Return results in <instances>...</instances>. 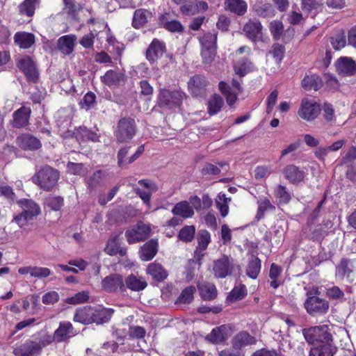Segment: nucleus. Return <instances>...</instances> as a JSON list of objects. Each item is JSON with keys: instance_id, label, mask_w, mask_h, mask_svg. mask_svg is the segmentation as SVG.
<instances>
[{"instance_id": "46", "label": "nucleus", "mask_w": 356, "mask_h": 356, "mask_svg": "<svg viewBox=\"0 0 356 356\" xmlns=\"http://www.w3.org/2000/svg\"><path fill=\"white\" fill-rule=\"evenodd\" d=\"M224 105L223 99L218 94H213L207 103V111L210 115L217 114Z\"/></svg>"}, {"instance_id": "41", "label": "nucleus", "mask_w": 356, "mask_h": 356, "mask_svg": "<svg viewBox=\"0 0 356 356\" xmlns=\"http://www.w3.org/2000/svg\"><path fill=\"white\" fill-rule=\"evenodd\" d=\"M353 263L348 259H343L337 268L336 275L343 279L345 277L349 280H352Z\"/></svg>"}, {"instance_id": "14", "label": "nucleus", "mask_w": 356, "mask_h": 356, "mask_svg": "<svg viewBox=\"0 0 356 356\" xmlns=\"http://www.w3.org/2000/svg\"><path fill=\"white\" fill-rule=\"evenodd\" d=\"M282 174L286 180L294 185L304 182L307 176L304 169L295 164H287L285 165L282 170Z\"/></svg>"}, {"instance_id": "53", "label": "nucleus", "mask_w": 356, "mask_h": 356, "mask_svg": "<svg viewBox=\"0 0 356 356\" xmlns=\"http://www.w3.org/2000/svg\"><path fill=\"white\" fill-rule=\"evenodd\" d=\"M275 196L280 201V203L287 204L291 199V194L286 186L278 185L275 190Z\"/></svg>"}, {"instance_id": "19", "label": "nucleus", "mask_w": 356, "mask_h": 356, "mask_svg": "<svg viewBox=\"0 0 356 356\" xmlns=\"http://www.w3.org/2000/svg\"><path fill=\"white\" fill-rule=\"evenodd\" d=\"M263 26L257 19H250L243 26V31L246 38L257 42L262 36Z\"/></svg>"}, {"instance_id": "51", "label": "nucleus", "mask_w": 356, "mask_h": 356, "mask_svg": "<svg viewBox=\"0 0 356 356\" xmlns=\"http://www.w3.org/2000/svg\"><path fill=\"white\" fill-rule=\"evenodd\" d=\"M269 30L274 40L281 38L284 32V24L280 20H273L269 24Z\"/></svg>"}, {"instance_id": "35", "label": "nucleus", "mask_w": 356, "mask_h": 356, "mask_svg": "<svg viewBox=\"0 0 356 356\" xmlns=\"http://www.w3.org/2000/svg\"><path fill=\"white\" fill-rule=\"evenodd\" d=\"M336 351V346L332 341H328L311 348L309 356H334Z\"/></svg>"}, {"instance_id": "59", "label": "nucleus", "mask_w": 356, "mask_h": 356, "mask_svg": "<svg viewBox=\"0 0 356 356\" xmlns=\"http://www.w3.org/2000/svg\"><path fill=\"white\" fill-rule=\"evenodd\" d=\"M46 204L48 207L54 211H59L64 204L63 197L60 196H50L45 200Z\"/></svg>"}, {"instance_id": "10", "label": "nucleus", "mask_w": 356, "mask_h": 356, "mask_svg": "<svg viewBox=\"0 0 356 356\" xmlns=\"http://www.w3.org/2000/svg\"><path fill=\"white\" fill-rule=\"evenodd\" d=\"M321 111V105L319 103L308 98H304L301 101L298 115L303 120L312 122L318 117Z\"/></svg>"}, {"instance_id": "29", "label": "nucleus", "mask_w": 356, "mask_h": 356, "mask_svg": "<svg viewBox=\"0 0 356 356\" xmlns=\"http://www.w3.org/2000/svg\"><path fill=\"white\" fill-rule=\"evenodd\" d=\"M252 10L256 15L262 18H273L276 15L273 6L262 1L256 2L252 6Z\"/></svg>"}, {"instance_id": "27", "label": "nucleus", "mask_w": 356, "mask_h": 356, "mask_svg": "<svg viewBox=\"0 0 356 356\" xmlns=\"http://www.w3.org/2000/svg\"><path fill=\"white\" fill-rule=\"evenodd\" d=\"M336 69L340 75L353 76L356 73V63L350 58L341 57L336 63Z\"/></svg>"}, {"instance_id": "18", "label": "nucleus", "mask_w": 356, "mask_h": 356, "mask_svg": "<svg viewBox=\"0 0 356 356\" xmlns=\"http://www.w3.org/2000/svg\"><path fill=\"white\" fill-rule=\"evenodd\" d=\"M31 112V108L25 106H22L15 111L12 115L11 124L13 127L15 129L26 127L30 124Z\"/></svg>"}, {"instance_id": "30", "label": "nucleus", "mask_w": 356, "mask_h": 356, "mask_svg": "<svg viewBox=\"0 0 356 356\" xmlns=\"http://www.w3.org/2000/svg\"><path fill=\"white\" fill-rule=\"evenodd\" d=\"M159 243L156 239L146 242L140 250V257L143 261L152 260L158 252Z\"/></svg>"}, {"instance_id": "5", "label": "nucleus", "mask_w": 356, "mask_h": 356, "mask_svg": "<svg viewBox=\"0 0 356 356\" xmlns=\"http://www.w3.org/2000/svg\"><path fill=\"white\" fill-rule=\"evenodd\" d=\"M136 130L135 120L131 117H124L118 122L114 135L118 143H127L134 137Z\"/></svg>"}, {"instance_id": "16", "label": "nucleus", "mask_w": 356, "mask_h": 356, "mask_svg": "<svg viewBox=\"0 0 356 356\" xmlns=\"http://www.w3.org/2000/svg\"><path fill=\"white\" fill-rule=\"evenodd\" d=\"M17 145L24 151H35L41 148V141L29 133L19 134L15 140Z\"/></svg>"}, {"instance_id": "12", "label": "nucleus", "mask_w": 356, "mask_h": 356, "mask_svg": "<svg viewBox=\"0 0 356 356\" xmlns=\"http://www.w3.org/2000/svg\"><path fill=\"white\" fill-rule=\"evenodd\" d=\"M20 202L23 211L20 214L15 216L13 222H18L22 220H32L34 217H36L40 213V206L32 200L24 199L21 200Z\"/></svg>"}, {"instance_id": "63", "label": "nucleus", "mask_w": 356, "mask_h": 356, "mask_svg": "<svg viewBox=\"0 0 356 356\" xmlns=\"http://www.w3.org/2000/svg\"><path fill=\"white\" fill-rule=\"evenodd\" d=\"M250 61L247 58H243L241 60L238 61L237 64L234 66V70L236 74L243 77L248 72Z\"/></svg>"}, {"instance_id": "33", "label": "nucleus", "mask_w": 356, "mask_h": 356, "mask_svg": "<svg viewBox=\"0 0 356 356\" xmlns=\"http://www.w3.org/2000/svg\"><path fill=\"white\" fill-rule=\"evenodd\" d=\"M175 216H179L183 219L192 218L194 215V210L188 201L184 200L177 202L172 210Z\"/></svg>"}, {"instance_id": "48", "label": "nucleus", "mask_w": 356, "mask_h": 356, "mask_svg": "<svg viewBox=\"0 0 356 356\" xmlns=\"http://www.w3.org/2000/svg\"><path fill=\"white\" fill-rule=\"evenodd\" d=\"M261 270V261L259 258L252 257L246 268V275L252 278L256 279Z\"/></svg>"}, {"instance_id": "9", "label": "nucleus", "mask_w": 356, "mask_h": 356, "mask_svg": "<svg viewBox=\"0 0 356 356\" xmlns=\"http://www.w3.org/2000/svg\"><path fill=\"white\" fill-rule=\"evenodd\" d=\"M19 71L23 72L26 80L33 83H37L40 79V72L36 63L29 56H25L19 59L16 64Z\"/></svg>"}, {"instance_id": "64", "label": "nucleus", "mask_w": 356, "mask_h": 356, "mask_svg": "<svg viewBox=\"0 0 356 356\" xmlns=\"http://www.w3.org/2000/svg\"><path fill=\"white\" fill-rule=\"evenodd\" d=\"M320 6L318 0H301V9L308 14L313 10H316Z\"/></svg>"}, {"instance_id": "34", "label": "nucleus", "mask_w": 356, "mask_h": 356, "mask_svg": "<svg viewBox=\"0 0 356 356\" xmlns=\"http://www.w3.org/2000/svg\"><path fill=\"white\" fill-rule=\"evenodd\" d=\"M225 8L238 16H243L247 12L248 5L243 0H225Z\"/></svg>"}, {"instance_id": "47", "label": "nucleus", "mask_w": 356, "mask_h": 356, "mask_svg": "<svg viewBox=\"0 0 356 356\" xmlns=\"http://www.w3.org/2000/svg\"><path fill=\"white\" fill-rule=\"evenodd\" d=\"M147 272L154 280L158 281L163 280L168 276L167 271L160 264L156 262L152 263L148 266Z\"/></svg>"}, {"instance_id": "13", "label": "nucleus", "mask_w": 356, "mask_h": 356, "mask_svg": "<svg viewBox=\"0 0 356 356\" xmlns=\"http://www.w3.org/2000/svg\"><path fill=\"white\" fill-rule=\"evenodd\" d=\"M209 83L207 78L201 74H195L188 82V89L193 97H202L207 95Z\"/></svg>"}, {"instance_id": "8", "label": "nucleus", "mask_w": 356, "mask_h": 356, "mask_svg": "<svg viewBox=\"0 0 356 356\" xmlns=\"http://www.w3.org/2000/svg\"><path fill=\"white\" fill-rule=\"evenodd\" d=\"M172 2L179 6V11L184 16H193L202 13L209 8V5L205 1L172 0Z\"/></svg>"}, {"instance_id": "20", "label": "nucleus", "mask_w": 356, "mask_h": 356, "mask_svg": "<svg viewBox=\"0 0 356 356\" xmlns=\"http://www.w3.org/2000/svg\"><path fill=\"white\" fill-rule=\"evenodd\" d=\"M126 74L120 71L108 70L100 76L101 82L109 88H115L124 83L127 81Z\"/></svg>"}, {"instance_id": "54", "label": "nucleus", "mask_w": 356, "mask_h": 356, "mask_svg": "<svg viewBox=\"0 0 356 356\" xmlns=\"http://www.w3.org/2000/svg\"><path fill=\"white\" fill-rule=\"evenodd\" d=\"M195 229L193 225H186L179 232V238L184 242L191 241L195 235Z\"/></svg>"}, {"instance_id": "43", "label": "nucleus", "mask_w": 356, "mask_h": 356, "mask_svg": "<svg viewBox=\"0 0 356 356\" xmlns=\"http://www.w3.org/2000/svg\"><path fill=\"white\" fill-rule=\"evenodd\" d=\"M40 0H24L18 6L19 14L31 17L34 15L36 6Z\"/></svg>"}, {"instance_id": "7", "label": "nucleus", "mask_w": 356, "mask_h": 356, "mask_svg": "<svg viewBox=\"0 0 356 356\" xmlns=\"http://www.w3.org/2000/svg\"><path fill=\"white\" fill-rule=\"evenodd\" d=\"M302 334L305 340L311 344L316 342L323 343L332 341V336L329 331L328 326L326 325L303 329Z\"/></svg>"}, {"instance_id": "62", "label": "nucleus", "mask_w": 356, "mask_h": 356, "mask_svg": "<svg viewBox=\"0 0 356 356\" xmlns=\"http://www.w3.org/2000/svg\"><path fill=\"white\" fill-rule=\"evenodd\" d=\"M216 204L221 216L223 218L225 217L229 213V207L226 195L225 194L219 195L218 200L216 201Z\"/></svg>"}, {"instance_id": "44", "label": "nucleus", "mask_w": 356, "mask_h": 356, "mask_svg": "<svg viewBox=\"0 0 356 356\" xmlns=\"http://www.w3.org/2000/svg\"><path fill=\"white\" fill-rule=\"evenodd\" d=\"M104 251L106 254L113 256L117 254H120L121 256H124L127 254L126 248H121L120 247L119 240L117 236H115L109 239L104 248Z\"/></svg>"}, {"instance_id": "58", "label": "nucleus", "mask_w": 356, "mask_h": 356, "mask_svg": "<svg viewBox=\"0 0 356 356\" xmlns=\"http://www.w3.org/2000/svg\"><path fill=\"white\" fill-rule=\"evenodd\" d=\"M221 170L219 167L208 163L200 170V174L202 177L209 179L211 176L218 175L220 173Z\"/></svg>"}, {"instance_id": "3", "label": "nucleus", "mask_w": 356, "mask_h": 356, "mask_svg": "<svg viewBox=\"0 0 356 356\" xmlns=\"http://www.w3.org/2000/svg\"><path fill=\"white\" fill-rule=\"evenodd\" d=\"M218 31H207L198 37L201 46V56L204 64H210L214 60L217 52Z\"/></svg>"}, {"instance_id": "24", "label": "nucleus", "mask_w": 356, "mask_h": 356, "mask_svg": "<svg viewBox=\"0 0 356 356\" xmlns=\"http://www.w3.org/2000/svg\"><path fill=\"white\" fill-rule=\"evenodd\" d=\"M154 17L153 13L145 8L136 9L133 15L132 26L136 29H140L146 26Z\"/></svg>"}, {"instance_id": "6", "label": "nucleus", "mask_w": 356, "mask_h": 356, "mask_svg": "<svg viewBox=\"0 0 356 356\" xmlns=\"http://www.w3.org/2000/svg\"><path fill=\"white\" fill-rule=\"evenodd\" d=\"M236 270L240 271L241 268L231 257L223 255L213 261L212 271L215 277L225 278L232 275Z\"/></svg>"}, {"instance_id": "36", "label": "nucleus", "mask_w": 356, "mask_h": 356, "mask_svg": "<svg viewBox=\"0 0 356 356\" xmlns=\"http://www.w3.org/2000/svg\"><path fill=\"white\" fill-rule=\"evenodd\" d=\"M94 323L102 324L107 323L113 314L114 310L111 308H106L102 306L93 307Z\"/></svg>"}, {"instance_id": "17", "label": "nucleus", "mask_w": 356, "mask_h": 356, "mask_svg": "<svg viewBox=\"0 0 356 356\" xmlns=\"http://www.w3.org/2000/svg\"><path fill=\"white\" fill-rule=\"evenodd\" d=\"M102 287L109 293L115 292L118 290L122 293L126 291L123 277L120 274H112L104 277L102 281Z\"/></svg>"}, {"instance_id": "60", "label": "nucleus", "mask_w": 356, "mask_h": 356, "mask_svg": "<svg viewBox=\"0 0 356 356\" xmlns=\"http://www.w3.org/2000/svg\"><path fill=\"white\" fill-rule=\"evenodd\" d=\"M89 299L88 292L81 291L76 293L74 296L65 299V302L70 305H77L84 303Z\"/></svg>"}, {"instance_id": "61", "label": "nucleus", "mask_w": 356, "mask_h": 356, "mask_svg": "<svg viewBox=\"0 0 356 356\" xmlns=\"http://www.w3.org/2000/svg\"><path fill=\"white\" fill-rule=\"evenodd\" d=\"M64 7L63 11L68 15L75 16L79 10V5L76 4V0H63Z\"/></svg>"}, {"instance_id": "31", "label": "nucleus", "mask_w": 356, "mask_h": 356, "mask_svg": "<svg viewBox=\"0 0 356 356\" xmlns=\"http://www.w3.org/2000/svg\"><path fill=\"white\" fill-rule=\"evenodd\" d=\"M76 39L74 35L61 36L57 42L58 49L64 55H70L74 49Z\"/></svg>"}, {"instance_id": "22", "label": "nucleus", "mask_w": 356, "mask_h": 356, "mask_svg": "<svg viewBox=\"0 0 356 356\" xmlns=\"http://www.w3.org/2000/svg\"><path fill=\"white\" fill-rule=\"evenodd\" d=\"M159 20L160 26L168 32L182 33L184 31V26L181 22L172 19L170 13L165 12L161 14Z\"/></svg>"}, {"instance_id": "42", "label": "nucleus", "mask_w": 356, "mask_h": 356, "mask_svg": "<svg viewBox=\"0 0 356 356\" xmlns=\"http://www.w3.org/2000/svg\"><path fill=\"white\" fill-rule=\"evenodd\" d=\"M200 295L204 300H210L217 296V290L215 285L209 282H201L198 284Z\"/></svg>"}, {"instance_id": "37", "label": "nucleus", "mask_w": 356, "mask_h": 356, "mask_svg": "<svg viewBox=\"0 0 356 356\" xmlns=\"http://www.w3.org/2000/svg\"><path fill=\"white\" fill-rule=\"evenodd\" d=\"M14 41L21 49H29L35 43V35L31 33L19 31L15 34Z\"/></svg>"}, {"instance_id": "28", "label": "nucleus", "mask_w": 356, "mask_h": 356, "mask_svg": "<svg viewBox=\"0 0 356 356\" xmlns=\"http://www.w3.org/2000/svg\"><path fill=\"white\" fill-rule=\"evenodd\" d=\"M323 86V79L317 74H306L301 81V87L306 91H318Z\"/></svg>"}, {"instance_id": "21", "label": "nucleus", "mask_w": 356, "mask_h": 356, "mask_svg": "<svg viewBox=\"0 0 356 356\" xmlns=\"http://www.w3.org/2000/svg\"><path fill=\"white\" fill-rule=\"evenodd\" d=\"M77 334L76 330L69 321H63L59 323L58 327L54 331L53 336L57 343L67 341Z\"/></svg>"}, {"instance_id": "32", "label": "nucleus", "mask_w": 356, "mask_h": 356, "mask_svg": "<svg viewBox=\"0 0 356 356\" xmlns=\"http://www.w3.org/2000/svg\"><path fill=\"white\" fill-rule=\"evenodd\" d=\"M93 307H84L76 310L73 320L84 325L94 323Z\"/></svg>"}, {"instance_id": "55", "label": "nucleus", "mask_w": 356, "mask_h": 356, "mask_svg": "<svg viewBox=\"0 0 356 356\" xmlns=\"http://www.w3.org/2000/svg\"><path fill=\"white\" fill-rule=\"evenodd\" d=\"M247 294L246 287L244 284L236 286L228 296V299L231 301H236L243 299Z\"/></svg>"}, {"instance_id": "56", "label": "nucleus", "mask_w": 356, "mask_h": 356, "mask_svg": "<svg viewBox=\"0 0 356 356\" xmlns=\"http://www.w3.org/2000/svg\"><path fill=\"white\" fill-rule=\"evenodd\" d=\"M285 47L279 43H275L271 47L270 54L273 56L277 63H280L285 54Z\"/></svg>"}, {"instance_id": "11", "label": "nucleus", "mask_w": 356, "mask_h": 356, "mask_svg": "<svg viewBox=\"0 0 356 356\" xmlns=\"http://www.w3.org/2000/svg\"><path fill=\"white\" fill-rule=\"evenodd\" d=\"M150 232L151 229L147 224H135L127 230L125 236L127 242L132 244L145 241Z\"/></svg>"}, {"instance_id": "40", "label": "nucleus", "mask_w": 356, "mask_h": 356, "mask_svg": "<svg viewBox=\"0 0 356 356\" xmlns=\"http://www.w3.org/2000/svg\"><path fill=\"white\" fill-rule=\"evenodd\" d=\"M124 282L126 289H129L134 291H142L147 286L146 281L143 277H137L134 275H129Z\"/></svg>"}, {"instance_id": "50", "label": "nucleus", "mask_w": 356, "mask_h": 356, "mask_svg": "<svg viewBox=\"0 0 356 356\" xmlns=\"http://www.w3.org/2000/svg\"><path fill=\"white\" fill-rule=\"evenodd\" d=\"M323 111V118L327 123H334L336 122V115L334 107L329 102H324L321 106Z\"/></svg>"}, {"instance_id": "23", "label": "nucleus", "mask_w": 356, "mask_h": 356, "mask_svg": "<svg viewBox=\"0 0 356 356\" xmlns=\"http://www.w3.org/2000/svg\"><path fill=\"white\" fill-rule=\"evenodd\" d=\"M305 306L307 312L312 315L325 313L329 308L328 302L317 296L308 298Z\"/></svg>"}, {"instance_id": "38", "label": "nucleus", "mask_w": 356, "mask_h": 356, "mask_svg": "<svg viewBox=\"0 0 356 356\" xmlns=\"http://www.w3.org/2000/svg\"><path fill=\"white\" fill-rule=\"evenodd\" d=\"M75 138L79 143L88 141H98L97 134L84 126L79 127L76 129Z\"/></svg>"}, {"instance_id": "45", "label": "nucleus", "mask_w": 356, "mask_h": 356, "mask_svg": "<svg viewBox=\"0 0 356 356\" xmlns=\"http://www.w3.org/2000/svg\"><path fill=\"white\" fill-rule=\"evenodd\" d=\"M227 327L225 325L217 327L212 330L206 339L213 343L222 342L227 339Z\"/></svg>"}, {"instance_id": "49", "label": "nucleus", "mask_w": 356, "mask_h": 356, "mask_svg": "<svg viewBox=\"0 0 356 356\" xmlns=\"http://www.w3.org/2000/svg\"><path fill=\"white\" fill-rule=\"evenodd\" d=\"M275 209V206L271 204L268 198L265 197L258 202V210L255 219L259 221L264 218L265 211Z\"/></svg>"}, {"instance_id": "4", "label": "nucleus", "mask_w": 356, "mask_h": 356, "mask_svg": "<svg viewBox=\"0 0 356 356\" xmlns=\"http://www.w3.org/2000/svg\"><path fill=\"white\" fill-rule=\"evenodd\" d=\"M197 240L198 245L194 253V259L190 260L188 261V270L190 271L187 273L186 275V279L188 280H191L193 278V271L200 266V261L204 256V251L211 242V235L209 232L206 230H201L197 234Z\"/></svg>"}, {"instance_id": "26", "label": "nucleus", "mask_w": 356, "mask_h": 356, "mask_svg": "<svg viewBox=\"0 0 356 356\" xmlns=\"http://www.w3.org/2000/svg\"><path fill=\"white\" fill-rule=\"evenodd\" d=\"M42 349L37 339L26 341L20 346L16 348L13 353L16 356H33L40 354Z\"/></svg>"}, {"instance_id": "1", "label": "nucleus", "mask_w": 356, "mask_h": 356, "mask_svg": "<svg viewBox=\"0 0 356 356\" xmlns=\"http://www.w3.org/2000/svg\"><path fill=\"white\" fill-rule=\"evenodd\" d=\"M60 178L59 171L49 165H42L31 177L33 184L44 191H51Z\"/></svg>"}, {"instance_id": "25", "label": "nucleus", "mask_w": 356, "mask_h": 356, "mask_svg": "<svg viewBox=\"0 0 356 356\" xmlns=\"http://www.w3.org/2000/svg\"><path fill=\"white\" fill-rule=\"evenodd\" d=\"M131 147H124L118 152L117 159H118V165L120 168H124L127 164L131 163L135 161L138 158H139L141 154L143 153L145 150L144 145H140L138 147L136 152L129 158H127V156L129 153V150Z\"/></svg>"}, {"instance_id": "57", "label": "nucleus", "mask_w": 356, "mask_h": 356, "mask_svg": "<svg viewBox=\"0 0 356 356\" xmlns=\"http://www.w3.org/2000/svg\"><path fill=\"white\" fill-rule=\"evenodd\" d=\"M106 172L104 170H99L95 171L88 180L89 188H95L102 184Z\"/></svg>"}, {"instance_id": "2", "label": "nucleus", "mask_w": 356, "mask_h": 356, "mask_svg": "<svg viewBox=\"0 0 356 356\" xmlns=\"http://www.w3.org/2000/svg\"><path fill=\"white\" fill-rule=\"evenodd\" d=\"M186 97L181 90L161 88L157 95V106L162 109L175 110L181 106Z\"/></svg>"}, {"instance_id": "15", "label": "nucleus", "mask_w": 356, "mask_h": 356, "mask_svg": "<svg viewBox=\"0 0 356 356\" xmlns=\"http://www.w3.org/2000/svg\"><path fill=\"white\" fill-rule=\"evenodd\" d=\"M165 51V43L158 38H154L146 49L145 57L149 63L154 64L163 56Z\"/></svg>"}, {"instance_id": "39", "label": "nucleus", "mask_w": 356, "mask_h": 356, "mask_svg": "<svg viewBox=\"0 0 356 356\" xmlns=\"http://www.w3.org/2000/svg\"><path fill=\"white\" fill-rule=\"evenodd\" d=\"M256 341L255 338L250 336L247 332H241L234 337L232 345L234 348L240 349L243 347L254 344Z\"/></svg>"}, {"instance_id": "52", "label": "nucleus", "mask_w": 356, "mask_h": 356, "mask_svg": "<svg viewBox=\"0 0 356 356\" xmlns=\"http://www.w3.org/2000/svg\"><path fill=\"white\" fill-rule=\"evenodd\" d=\"M196 289L195 286H190L185 288L176 300V304H186L193 300V295Z\"/></svg>"}]
</instances>
